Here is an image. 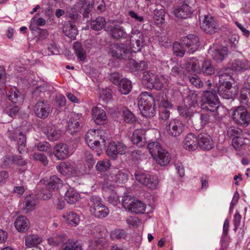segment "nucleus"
Returning <instances> with one entry per match:
<instances>
[{
	"label": "nucleus",
	"mask_w": 250,
	"mask_h": 250,
	"mask_svg": "<svg viewBox=\"0 0 250 250\" xmlns=\"http://www.w3.org/2000/svg\"><path fill=\"white\" fill-rule=\"evenodd\" d=\"M138 107L143 116L152 117L155 114L154 97L147 92H142L138 98Z\"/></svg>",
	"instance_id": "1"
},
{
	"label": "nucleus",
	"mask_w": 250,
	"mask_h": 250,
	"mask_svg": "<svg viewBox=\"0 0 250 250\" xmlns=\"http://www.w3.org/2000/svg\"><path fill=\"white\" fill-rule=\"evenodd\" d=\"M201 102V107L202 109L210 112H215L217 110L220 102L216 90L213 88H210L204 91Z\"/></svg>",
	"instance_id": "2"
},
{
	"label": "nucleus",
	"mask_w": 250,
	"mask_h": 250,
	"mask_svg": "<svg viewBox=\"0 0 250 250\" xmlns=\"http://www.w3.org/2000/svg\"><path fill=\"white\" fill-rule=\"evenodd\" d=\"M192 118V124L195 127H198V125L204 127L209 124L219 122L221 120V117L219 116L217 110H216L215 112L203 114L195 112Z\"/></svg>",
	"instance_id": "3"
},
{
	"label": "nucleus",
	"mask_w": 250,
	"mask_h": 250,
	"mask_svg": "<svg viewBox=\"0 0 250 250\" xmlns=\"http://www.w3.org/2000/svg\"><path fill=\"white\" fill-rule=\"evenodd\" d=\"M161 79L162 78H159L152 72L146 71L143 72L142 80V83L147 88L151 89H155L157 90H161L164 86Z\"/></svg>",
	"instance_id": "4"
},
{
	"label": "nucleus",
	"mask_w": 250,
	"mask_h": 250,
	"mask_svg": "<svg viewBox=\"0 0 250 250\" xmlns=\"http://www.w3.org/2000/svg\"><path fill=\"white\" fill-rule=\"evenodd\" d=\"M102 132L98 130H89L85 134V141L89 147L92 149L101 147V143L105 146V140L101 134Z\"/></svg>",
	"instance_id": "5"
},
{
	"label": "nucleus",
	"mask_w": 250,
	"mask_h": 250,
	"mask_svg": "<svg viewBox=\"0 0 250 250\" xmlns=\"http://www.w3.org/2000/svg\"><path fill=\"white\" fill-rule=\"evenodd\" d=\"M126 24L122 21H113L110 26V34L116 40L125 39L128 37Z\"/></svg>",
	"instance_id": "6"
},
{
	"label": "nucleus",
	"mask_w": 250,
	"mask_h": 250,
	"mask_svg": "<svg viewBox=\"0 0 250 250\" xmlns=\"http://www.w3.org/2000/svg\"><path fill=\"white\" fill-rule=\"evenodd\" d=\"M232 118L236 124L243 126H247L250 124V113L244 106L235 108L233 111Z\"/></svg>",
	"instance_id": "7"
},
{
	"label": "nucleus",
	"mask_w": 250,
	"mask_h": 250,
	"mask_svg": "<svg viewBox=\"0 0 250 250\" xmlns=\"http://www.w3.org/2000/svg\"><path fill=\"white\" fill-rule=\"evenodd\" d=\"M218 94L224 99H233L238 93L237 86H232L230 82L226 81L221 83L217 87Z\"/></svg>",
	"instance_id": "8"
},
{
	"label": "nucleus",
	"mask_w": 250,
	"mask_h": 250,
	"mask_svg": "<svg viewBox=\"0 0 250 250\" xmlns=\"http://www.w3.org/2000/svg\"><path fill=\"white\" fill-rule=\"evenodd\" d=\"M122 203L125 208L137 214H142L145 211L146 204L138 200H132L128 196L124 197Z\"/></svg>",
	"instance_id": "9"
},
{
	"label": "nucleus",
	"mask_w": 250,
	"mask_h": 250,
	"mask_svg": "<svg viewBox=\"0 0 250 250\" xmlns=\"http://www.w3.org/2000/svg\"><path fill=\"white\" fill-rule=\"evenodd\" d=\"M132 51L126 44L123 43L113 44L110 49L113 57L117 59L128 60L131 59Z\"/></svg>",
	"instance_id": "10"
},
{
	"label": "nucleus",
	"mask_w": 250,
	"mask_h": 250,
	"mask_svg": "<svg viewBox=\"0 0 250 250\" xmlns=\"http://www.w3.org/2000/svg\"><path fill=\"white\" fill-rule=\"evenodd\" d=\"M130 37V44L132 52H137L141 50L145 42L143 32L136 29H132Z\"/></svg>",
	"instance_id": "11"
},
{
	"label": "nucleus",
	"mask_w": 250,
	"mask_h": 250,
	"mask_svg": "<svg viewBox=\"0 0 250 250\" xmlns=\"http://www.w3.org/2000/svg\"><path fill=\"white\" fill-rule=\"evenodd\" d=\"M165 129L168 135L179 137L184 132V125L180 120L173 119L167 122Z\"/></svg>",
	"instance_id": "12"
},
{
	"label": "nucleus",
	"mask_w": 250,
	"mask_h": 250,
	"mask_svg": "<svg viewBox=\"0 0 250 250\" xmlns=\"http://www.w3.org/2000/svg\"><path fill=\"white\" fill-rule=\"evenodd\" d=\"M183 44L187 47V52L192 54L196 51L199 46V38L194 34H188L186 36L183 37L180 41Z\"/></svg>",
	"instance_id": "13"
},
{
	"label": "nucleus",
	"mask_w": 250,
	"mask_h": 250,
	"mask_svg": "<svg viewBox=\"0 0 250 250\" xmlns=\"http://www.w3.org/2000/svg\"><path fill=\"white\" fill-rule=\"evenodd\" d=\"M201 28L206 33L212 34L216 32V24L213 17L210 15L201 16L199 13Z\"/></svg>",
	"instance_id": "14"
},
{
	"label": "nucleus",
	"mask_w": 250,
	"mask_h": 250,
	"mask_svg": "<svg viewBox=\"0 0 250 250\" xmlns=\"http://www.w3.org/2000/svg\"><path fill=\"white\" fill-rule=\"evenodd\" d=\"M103 190L109 194L107 197L108 201L114 206L120 203L118 195L116 191V187L114 184L109 181H104L102 187Z\"/></svg>",
	"instance_id": "15"
},
{
	"label": "nucleus",
	"mask_w": 250,
	"mask_h": 250,
	"mask_svg": "<svg viewBox=\"0 0 250 250\" xmlns=\"http://www.w3.org/2000/svg\"><path fill=\"white\" fill-rule=\"evenodd\" d=\"M9 139L11 141H17L18 150L19 153H23L27 150L26 147V137L24 134L20 132L18 135L13 131H9L7 133Z\"/></svg>",
	"instance_id": "16"
},
{
	"label": "nucleus",
	"mask_w": 250,
	"mask_h": 250,
	"mask_svg": "<svg viewBox=\"0 0 250 250\" xmlns=\"http://www.w3.org/2000/svg\"><path fill=\"white\" fill-rule=\"evenodd\" d=\"M34 111L36 115L41 119L46 118L51 111L50 105L44 101H39L34 107Z\"/></svg>",
	"instance_id": "17"
},
{
	"label": "nucleus",
	"mask_w": 250,
	"mask_h": 250,
	"mask_svg": "<svg viewBox=\"0 0 250 250\" xmlns=\"http://www.w3.org/2000/svg\"><path fill=\"white\" fill-rule=\"evenodd\" d=\"M126 148V146L122 143L111 142L108 145L106 152L109 157L115 159L118 154H124Z\"/></svg>",
	"instance_id": "18"
},
{
	"label": "nucleus",
	"mask_w": 250,
	"mask_h": 250,
	"mask_svg": "<svg viewBox=\"0 0 250 250\" xmlns=\"http://www.w3.org/2000/svg\"><path fill=\"white\" fill-rule=\"evenodd\" d=\"M193 10H196L199 13L200 8L199 7L194 8V6L189 5L187 3H184L182 6L175 10L174 14L178 18L187 19L191 17Z\"/></svg>",
	"instance_id": "19"
},
{
	"label": "nucleus",
	"mask_w": 250,
	"mask_h": 250,
	"mask_svg": "<svg viewBox=\"0 0 250 250\" xmlns=\"http://www.w3.org/2000/svg\"><path fill=\"white\" fill-rule=\"evenodd\" d=\"M42 129L47 139L51 141H57L61 137V130L51 123L43 126Z\"/></svg>",
	"instance_id": "20"
},
{
	"label": "nucleus",
	"mask_w": 250,
	"mask_h": 250,
	"mask_svg": "<svg viewBox=\"0 0 250 250\" xmlns=\"http://www.w3.org/2000/svg\"><path fill=\"white\" fill-rule=\"evenodd\" d=\"M198 146L203 150H209L214 146V143L210 136L207 133H201L198 135Z\"/></svg>",
	"instance_id": "21"
},
{
	"label": "nucleus",
	"mask_w": 250,
	"mask_h": 250,
	"mask_svg": "<svg viewBox=\"0 0 250 250\" xmlns=\"http://www.w3.org/2000/svg\"><path fill=\"white\" fill-rule=\"evenodd\" d=\"M93 0H79L76 3L79 13L83 14L84 18H88L93 7Z\"/></svg>",
	"instance_id": "22"
},
{
	"label": "nucleus",
	"mask_w": 250,
	"mask_h": 250,
	"mask_svg": "<svg viewBox=\"0 0 250 250\" xmlns=\"http://www.w3.org/2000/svg\"><path fill=\"white\" fill-rule=\"evenodd\" d=\"M92 117L97 125H104L106 123L107 116L105 112L101 108L94 106L92 109Z\"/></svg>",
	"instance_id": "23"
},
{
	"label": "nucleus",
	"mask_w": 250,
	"mask_h": 250,
	"mask_svg": "<svg viewBox=\"0 0 250 250\" xmlns=\"http://www.w3.org/2000/svg\"><path fill=\"white\" fill-rule=\"evenodd\" d=\"M144 129H135L131 137V142L138 147L143 146L146 143Z\"/></svg>",
	"instance_id": "24"
},
{
	"label": "nucleus",
	"mask_w": 250,
	"mask_h": 250,
	"mask_svg": "<svg viewBox=\"0 0 250 250\" xmlns=\"http://www.w3.org/2000/svg\"><path fill=\"white\" fill-rule=\"evenodd\" d=\"M53 153L58 160L65 159L69 156L68 146L64 144L57 145L53 149Z\"/></svg>",
	"instance_id": "25"
},
{
	"label": "nucleus",
	"mask_w": 250,
	"mask_h": 250,
	"mask_svg": "<svg viewBox=\"0 0 250 250\" xmlns=\"http://www.w3.org/2000/svg\"><path fill=\"white\" fill-rule=\"evenodd\" d=\"M208 52L214 60L221 62L228 55V49L227 47H221L216 49L210 48Z\"/></svg>",
	"instance_id": "26"
},
{
	"label": "nucleus",
	"mask_w": 250,
	"mask_h": 250,
	"mask_svg": "<svg viewBox=\"0 0 250 250\" xmlns=\"http://www.w3.org/2000/svg\"><path fill=\"white\" fill-rule=\"evenodd\" d=\"M198 140L197 136H195L193 133L188 134L185 138L184 146L188 151H193L198 146Z\"/></svg>",
	"instance_id": "27"
},
{
	"label": "nucleus",
	"mask_w": 250,
	"mask_h": 250,
	"mask_svg": "<svg viewBox=\"0 0 250 250\" xmlns=\"http://www.w3.org/2000/svg\"><path fill=\"white\" fill-rule=\"evenodd\" d=\"M62 32L65 36L72 40H75L77 35V30L74 22L71 21H66L64 23Z\"/></svg>",
	"instance_id": "28"
},
{
	"label": "nucleus",
	"mask_w": 250,
	"mask_h": 250,
	"mask_svg": "<svg viewBox=\"0 0 250 250\" xmlns=\"http://www.w3.org/2000/svg\"><path fill=\"white\" fill-rule=\"evenodd\" d=\"M15 227L19 232H25L30 227L28 219L23 216L18 217L14 223Z\"/></svg>",
	"instance_id": "29"
},
{
	"label": "nucleus",
	"mask_w": 250,
	"mask_h": 250,
	"mask_svg": "<svg viewBox=\"0 0 250 250\" xmlns=\"http://www.w3.org/2000/svg\"><path fill=\"white\" fill-rule=\"evenodd\" d=\"M78 115H74L68 122L67 131L71 134H73L80 129V122Z\"/></svg>",
	"instance_id": "30"
},
{
	"label": "nucleus",
	"mask_w": 250,
	"mask_h": 250,
	"mask_svg": "<svg viewBox=\"0 0 250 250\" xmlns=\"http://www.w3.org/2000/svg\"><path fill=\"white\" fill-rule=\"evenodd\" d=\"M127 179L128 175L127 174L118 170L116 173L111 174L110 176L104 181H109L112 184H114L113 183L122 184L126 182Z\"/></svg>",
	"instance_id": "31"
},
{
	"label": "nucleus",
	"mask_w": 250,
	"mask_h": 250,
	"mask_svg": "<svg viewBox=\"0 0 250 250\" xmlns=\"http://www.w3.org/2000/svg\"><path fill=\"white\" fill-rule=\"evenodd\" d=\"M153 158L159 165L164 166L167 165L170 162L171 157L169 153L165 149H163L161 151L154 156Z\"/></svg>",
	"instance_id": "32"
},
{
	"label": "nucleus",
	"mask_w": 250,
	"mask_h": 250,
	"mask_svg": "<svg viewBox=\"0 0 250 250\" xmlns=\"http://www.w3.org/2000/svg\"><path fill=\"white\" fill-rule=\"evenodd\" d=\"M231 69L236 71H243L250 69V64L246 60H236L231 63Z\"/></svg>",
	"instance_id": "33"
},
{
	"label": "nucleus",
	"mask_w": 250,
	"mask_h": 250,
	"mask_svg": "<svg viewBox=\"0 0 250 250\" xmlns=\"http://www.w3.org/2000/svg\"><path fill=\"white\" fill-rule=\"evenodd\" d=\"M47 189L51 190H58L62 186V181L60 178L55 175L51 176L45 185Z\"/></svg>",
	"instance_id": "34"
},
{
	"label": "nucleus",
	"mask_w": 250,
	"mask_h": 250,
	"mask_svg": "<svg viewBox=\"0 0 250 250\" xmlns=\"http://www.w3.org/2000/svg\"><path fill=\"white\" fill-rule=\"evenodd\" d=\"M57 168L62 174L66 175L72 173L75 170L73 164L68 162H62L57 167Z\"/></svg>",
	"instance_id": "35"
},
{
	"label": "nucleus",
	"mask_w": 250,
	"mask_h": 250,
	"mask_svg": "<svg viewBox=\"0 0 250 250\" xmlns=\"http://www.w3.org/2000/svg\"><path fill=\"white\" fill-rule=\"evenodd\" d=\"M129 60L128 67L132 71H142L147 68V63L145 61H141L137 62L131 58Z\"/></svg>",
	"instance_id": "36"
},
{
	"label": "nucleus",
	"mask_w": 250,
	"mask_h": 250,
	"mask_svg": "<svg viewBox=\"0 0 250 250\" xmlns=\"http://www.w3.org/2000/svg\"><path fill=\"white\" fill-rule=\"evenodd\" d=\"M201 72L204 75L211 76L215 73V69L210 61H204L202 64Z\"/></svg>",
	"instance_id": "37"
},
{
	"label": "nucleus",
	"mask_w": 250,
	"mask_h": 250,
	"mask_svg": "<svg viewBox=\"0 0 250 250\" xmlns=\"http://www.w3.org/2000/svg\"><path fill=\"white\" fill-rule=\"evenodd\" d=\"M60 250H82V245L79 241L68 240L63 244Z\"/></svg>",
	"instance_id": "38"
},
{
	"label": "nucleus",
	"mask_w": 250,
	"mask_h": 250,
	"mask_svg": "<svg viewBox=\"0 0 250 250\" xmlns=\"http://www.w3.org/2000/svg\"><path fill=\"white\" fill-rule=\"evenodd\" d=\"M119 90L122 94H128L132 89V83L129 80L124 78L118 85Z\"/></svg>",
	"instance_id": "39"
},
{
	"label": "nucleus",
	"mask_w": 250,
	"mask_h": 250,
	"mask_svg": "<svg viewBox=\"0 0 250 250\" xmlns=\"http://www.w3.org/2000/svg\"><path fill=\"white\" fill-rule=\"evenodd\" d=\"M64 197L65 200L68 203L73 204L79 200L80 196L78 192L73 188H70L66 191Z\"/></svg>",
	"instance_id": "40"
},
{
	"label": "nucleus",
	"mask_w": 250,
	"mask_h": 250,
	"mask_svg": "<svg viewBox=\"0 0 250 250\" xmlns=\"http://www.w3.org/2000/svg\"><path fill=\"white\" fill-rule=\"evenodd\" d=\"M90 212L98 218H103L109 214V209L103 204L98 208L92 209Z\"/></svg>",
	"instance_id": "41"
},
{
	"label": "nucleus",
	"mask_w": 250,
	"mask_h": 250,
	"mask_svg": "<svg viewBox=\"0 0 250 250\" xmlns=\"http://www.w3.org/2000/svg\"><path fill=\"white\" fill-rule=\"evenodd\" d=\"M9 100L14 104L22 102V98L19 94V91L15 88H11L10 90L6 93Z\"/></svg>",
	"instance_id": "42"
},
{
	"label": "nucleus",
	"mask_w": 250,
	"mask_h": 250,
	"mask_svg": "<svg viewBox=\"0 0 250 250\" xmlns=\"http://www.w3.org/2000/svg\"><path fill=\"white\" fill-rule=\"evenodd\" d=\"M240 102L250 107V88L243 87L240 92Z\"/></svg>",
	"instance_id": "43"
},
{
	"label": "nucleus",
	"mask_w": 250,
	"mask_h": 250,
	"mask_svg": "<svg viewBox=\"0 0 250 250\" xmlns=\"http://www.w3.org/2000/svg\"><path fill=\"white\" fill-rule=\"evenodd\" d=\"M73 48L76 55L80 61H84L86 58V52L83 49L82 45L79 42H74L73 43Z\"/></svg>",
	"instance_id": "44"
},
{
	"label": "nucleus",
	"mask_w": 250,
	"mask_h": 250,
	"mask_svg": "<svg viewBox=\"0 0 250 250\" xmlns=\"http://www.w3.org/2000/svg\"><path fill=\"white\" fill-rule=\"evenodd\" d=\"M79 9L75 4L73 7L67 8L66 11V17L73 20L74 22L78 21L80 18L79 14Z\"/></svg>",
	"instance_id": "45"
},
{
	"label": "nucleus",
	"mask_w": 250,
	"mask_h": 250,
	"mask_svg": "<svg viewBox=\"0 0 250 250\" xmlns=\"http://www.w3.org/2000/svg\"><path fill=\"white\" fill-rule=\"evenodd\" d=\"M46 94L49 95V91L48 90L47 87L44 85H40L36 87L32 93L33 97L36 99L39 97L41 99H44Z\"/></svg>",
	"instance_id": "46"
},
{
	"label": "nucleus",
	"mask_w": 250,
	"mask_h": 250,
	"mask_svg": "<svg viewBox=\"0 0 250 250\" xmlns=\"http://www.w3.org/2000/svg\"><path fill=\"white\" fill-rule=\"evenodd\" d=\"M22 209L25 212L32 211L35 208V202L34 199L31 196H27L24 201L22 204Z\"/></svg>",
	"instance_id": "47"
},
{
	"label": "nucleus",
	"mask_w": 250,
	"mask_h": 250,
	"mask_svg": "<svg viewBox=\"0 0 250 250\" xmlns=\"http://www.w3.org/2000/svg\"><path fill=\"white\" fill-rule=\"evenodd\" d=\"M42 241V238L36 234L28 235L25 237V245L28 247H34Z\"/></svg>",
	"instance_id": "48"
},
{
	"label": "nucleus",
	"mask_w": 250,
	"mask_h": 250,
	"mask_svg": "<svg viewBox=\"0 0 250 250\" xmlns=\"http://www.w3.org/2000/svg\"><path fill=\"white\" fill-rule=\"evenodd\" d=\"M250 141V138H248L245 136V134H243L237 138H232V144L233 147L237 149L245 144H248Z\"/></svg>",
	"instance_id": "49"
},
{
	"label": "nucleus",
	"mask_w": 250,
	"mask_h": 250,
	"mask_svg": "<svg viewBox=\"0 0 250 250\" xmlns=\"http://www.w3.org/2000/svg\"><path fill=\"white\" fill-rule=\"evenodd\" d=\"M105 20L103 17H99L91 21V28L96 31L101 30L105 25Z\"/></svg>",
	"instance_id": "50"
},
{
	"label": "nucleus",
	"mask_w": 250,
	"mask_h": 250,
	"mask_svg": "<svg viewBox=\"0 0 250 250\" xmlns=\"http://www.w3.org/2000/svg\"><path fill=\"white\" fill-rule=\"evenodd\" d=\"M147 148L153 157L156 156L159 152L163 149L161 147L160 144L156 142L149 143L147 145Z\"/></svg>",
	"instance_id": "51"
},
{
	"label": "nucleus",
	"mask_w": 250,
	"mask_h": 250,
	"mask_svg": "<svg viewBox=\"0 0 250 250\" xmlns=\"http://www.w3.org/2000/svg\"><path fill=\"white\" fill-rule=\"evenodd\" d=\"M102 199L98 195H92L89 198V205L90 211L103 205Z\"/></svg>",
	"instance_id": "52"
},
{
	"label": "nucleus",
	"mask_w": 250,
	"mask_h": 250,
	"mask_svg": "<svg viewBox=\"0 0 250 250\" xmlns=\"http://www.w3.org/2000/svg\"><path fill=\"white\" fill-rule=\"evenodd\" d=\"M173 49L174 54L179 57H183L185 52H187V47H185V45L183 44L182 42L180 43L178 42H175L173 44Z\"/></svg>",
	"instance_id": "53"
},
{
	"label": "nucleus",
	"mask_w": 250,
	"mask_h": 250,
	"mask_svg": "<svg viewBox=\"0 0 250 250\" xmlns=\"http://www.w3.org/2000/svg\"><path fill=\"white\" fill-rule=\"evenodd\" d=\"M111 167V163L109 160L107 159L99 161L96 166V170L100 172H104L107 170Z\"/></svg>",
	"instance_id": "54"
},
{
	"label": "nucleus",
	"mask_w": 250,
	"mask_h": 250,
	"mask_svg": "<svg viewBox=\"0 0 250 250\" xmlns=\"http://www.w3.org/2000/svg\"><path fill=\"white\" fill-rule=\"evenodd\" d=\"M63 216L66 218L67 223L73 226H75L79 223V216L76 213L70 212L67 215Z\"/></svg>",
	"instance_id": "55"
},
{
	"label": "nucleus",
	"mask_w": 250,
	"mask_h": 250,
	"mask_svg": "<svg viewBox=\"0 0 250 250\" xmlns=\"http://www.w3.org/2000/svg\"><path fill=\"white\" fill-rule=\"evenodd\" d=\"M165 12L163 8H156L154 10V19L157 23H163L165 21Z\"/></svg>",
	"instance_id": "56"
},
{
	"label": "nucleus",
	"mask_w": 250,
	"mask_h": 250,
	"mask_svg": "<svg viewBox=\"0 0 250 250\" xmlns=\"http://www.w3.org/2000/svg\"><path fill=\"white\" fill-rule=\"evenodd\" d=\"M227 133L229 137L232 138H235L242 135L243 133L242 130L236 126H230L228 128Z\"/></svg>",
	"instance_id": "57"
},
{
	"label": "nucleus",
	"mask_w": 250,
	"mask_h": 250,
	"mask_svg": "<svg viewBox=\"0 0 250 250\" xmlns=\"http://www.w3.org/2000/svg\"><path fill=\"white\" fill-rule=\"evenodd\" d=\"M188 65V66L187 67L189 69V71L191 69L193 72L196 73H199L201 71L199 62L196 58H192L190 59Z\"/></svg>",
	"instance_id": "58"
},
{
	"label": "nucleus",
	"mask_w": 250,
	"mask_h": 250,
	"mask_svg": "<svg viewBox=\"0 0 250 250\" xmlns=\"http://www.w3.org/2000/svg\"><path fill=\"white\" fill-rule=\"evenodd\" d=\"M123 116L124 121L127 123H133L136 121L134 115L128 109L123 110Z\"/></svg>",
	"instance_id": "59"
},
{
	"label": "nucleus",
	"mask_w": 250,
	"mask_h": 250,
	"mask_svg": "<svg viewBox=\"0 0 250 250\" xmlns=\"http://www.w3.org/2000/svg\"><path fill=\"white\" fill-rule=\"evenodd\" d=\"M158 180L156 177L148 175L145 186L150 189H155L158 186Z\"/></svg>",
	"instance_id": "60"
},
{
	"label": "nucleus",
	"mask_w": 250,
	"mask_h": 250,
	"mask_svg": "<svg viewBox=\"0 0 250 250\" xmlns=\"http://www.w3.org/2000/svg\"><path fill=\"white\" fill-rule=\"evenodd\" d=\"M178 110L179 114L185 118H189L192 123V117L194 115V113L191 112L189 111L187 107L183 106H179L178 108Z\"/></svg>",
	"instance_id": "61"
},
{
	"label": "nucleus",
	"mask_w": 250,
	"mask_h": 250,
	"mask_svg": "<svg viewBox=\"0 0 250 250\" xmlns=\"http://www.w3.org/2000/svg\"><path fill=\"white\" fill-rule=\"evenodd\" d=\"M51 189H47L46 186L45 185V188H41L38 194V197L43 200H48L52 196V194L51 193Z\"/></svg>",
	"instance_id": "62"
},
{
	"label": "nucleus",
	"mask_w": 250,
	"mask_h": 250,
	"mask_svg": "<svg viewBox=\"0 0 250 250\" xmlns=\"http://www.w3.org/2000/svg\"><path fill=\"white\" fill-rule=\"evenodd\" d=\"M134 175L136 181L145 186L149 175H147L141 171H135Z\"/></svg>",
	"instance_id": "63"
},
{
	"label": "nucleus",
	"mask_w": 250,
	"mask_h": 250,
	"mask_svg": "<svg viewBox=\"0 0 250 250\" xmlns=\"http://www.w3.org/2000/svg\"><path fill=\"white\" fill-rule=\"evenodd\" d=\"M109 81L113 84L119 85L121 82L124 79L122 75L118 72H114L108 76Z\"/></svg>",
	"instance_id": "64"
}]
</instances>
